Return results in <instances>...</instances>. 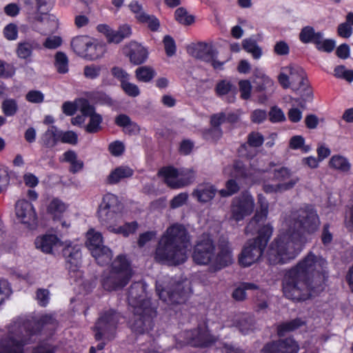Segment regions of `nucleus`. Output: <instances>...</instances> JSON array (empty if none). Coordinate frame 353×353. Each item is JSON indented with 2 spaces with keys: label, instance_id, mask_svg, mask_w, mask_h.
Listing matches in <instances>:
<instances>
[{
  "label": "nucleus",
  "instance_id": "f257e3e1",
  "mask_svg": "<svg viewBox=\"0 0 353 353\" xmlns=\"http://www.w3.org/2000/svg\"><path fill=\"white\" fill-rule=\"evenodd\" d=\"M320 225L316 212L312 208L293 212L282 224L279 234L270 244L268 258L270 263H285L296 258L303 249L305 233L316 232Z\"/></svg>",
  "mask_w": 353,
  "mask_h": 353
},
{
  "label": "nucleus",
  "instance_id": "f03ea898",
  "mask_svg": "<svg viewBox=\"0 0 353 353\" xmlns=\"http://www.w3.org/2000/svg\"><path fill=\"white\" fill-rule=\"evenodd\" d=\"M57 325L52 315L45 314L35 324V328L30 329V324L21 319L12 321L8 327L6 336L0 340V353H23L24 345L33 341L32 339L41 330H52ZM32 353H54V346L41 343L34 347Z\"/></svg>",
  "mask_w": 353,
  "mask_h": 353
},
{
  "label": "nucleus",
  "instance_id": "7ed1b4c3",
  "mask_svg": "<svg viewBox=\"0 0 353 353\" xmlns=\"http://www.w3.org/2000/svg\"><path fill=\"white\" fill-rule=\"evenodd\" d=\"M257 198L259 209L248 223L246 232H252L254 230H256L258 236L248 241L243 246L239 257V262L243 267L250 266L259 261L273 232V228L270 224L261 225L259 223L268 216L269 203L262 194H259Z\"/></svg>",
  "mask_w": 353,
  "mask_h": 353
},
{
  "label": "nucleus",
  "instance_id": "20e7f679",
  "mask_svg": "<svg viewBox=\"0 0 353 353\" xmlns=\"http://www.w3.org/2000/svg\"><path fill=\"white\" fill-rule=\"evenodd\" d=\"M189 248L190 239L186 230L182 225L174 224L161 237L154 258L168 265H179L187 260Z\"/></svg>",
  "mask_w": 353,
  "mask_h": 353
},
{
  "label": "nucleus",
  "instance_id": "39448f33",
  "mask_svg": "<svg viewBox=\"0 0 353 353\" xmlns=\"http://www.w3.org/2000/svg\"><path fill=\"white\" fill-rule=\"evenodd\" d=\"M273 165L270 163L265 165L262 161L255 164L253 162L251 164V170L247 171L244 165L241 161H236L232 166L228 165L224 168L223 172L225 175L231 176L233 178L228 180L225 183V188L219 190V194L223 197L230 196L238 192L241 185L238 181L241 179L245 180L246 183L254 184L259 183L261 181V176L262 174L270 172Z\"/></svg>",
  "mask_w": 353,
  "mask_h": 353
},
{
  "label": "nucleus",
  "instance_id": "423d86ee",
  "mask_svg": "<svg viewBox=\"0 0 353 353\" xmlns=\"http://www.w3.org/2000/svg\"><path fill=\"white\" fill-rule=\"evenodd\" d=\"M145 288L141 283L131 285L128 292L129 304L134 308L137 316L132 330L139 333L148 332L152 328L154 311L150 307V301L145 299Z\"/></svg>",
  "mask_w": 353,
  "mask_h": 353
},
{
  "label": "nucleus",
  "instance_id": "0eeeda50",
  "mask_svg": "<svg viewBox=\"0 0 353 353\" xmlns=\"http://www.w3.org/2000/svg\"><path fill=\"white\" fill-rule=\"evenodd\" d=\"M321 290L314 288L297 269H290L285 274L283 281V292L289 299L295 301H305L319 293Z\"/></svg>",
  "mask_w": 353,
  "mask_h": 353
},
{
  "label": "nucleus",
  "instance_id": "6e6552de",
  "mask_svg": "<svg viewBox=\"0 0 353 353\" xmlns=\"http://www.w3.org/2000/svg\"><path fill=\"white\" fill-rule=\"evenodd\" d=\"M134 274L131 262L125 255H119L112 261L110 270L102 279L103 288L116 290L126 285Z\"/></svg>",
  "mask_w": 353,
  "mask_h": 353
},
{
  "label": "nucleus",
  "instance_id": "1a4fd4ad",
  "mask_svg": "<svg viewBox=\"0 0 353 353\" xmlns=\"http://www.w3.org/2000/svg\"><path fill=\"white\" fill-rule=\"evenodd\" d=\"M292 269H297L307 281L314 284V288L323 290L327 277V261L323 257L310 252Z\"/></svg>",
  "mask_w": 353,
  "mask_h": 353
},
{
  "label": "nucleus",
  "instance_id": "9d476101",
  "mask_svg": "<svg viewBox=\"0 0 353 353\" xmlns=\"http://www.w3.org/2000/svg\"><path fill=\"white\" fill-rule=\"evenodd\" d=\"M156 288L159 299L168 305L184 303L191 292L190 282L187 280L169 283L158 281Z\"/></svg>",
  "mask_w": 353,
  "mask_h": 353
},
{
  "label": "nucleus",
  "instance_id": "9b49d317",
  "mask_svg": "<svg viewBox=\"0 0 353 353\" xmlns=\"http://www.w3.org/2000/svg\"><path fill=\"white\" fill-rule=\"evenodd\" d=\"M98 217L101 223L110 232L115 226L123 223L121 206L114 194L104 195L99 207Z\"/></svg>",
  "mask_w": 353,
  "mask_h": 353
},
{
  "label": "nucleus",
  "instance_id": "f8f14e48",
  "mask_svg": "<svg viewBox=\"0 0 353 353\" xmlns=\"http://www.w3.org/2000/svg\"><path fill=\"white\" fill-rule=\"evenodd\" d=\"M278 81L285 89L291 88L294 92L305 91L307 97L311 96L305 72L299 67L288 65L281 68Z\"/></svg>",
  "mask_w": 353,
  "mask_h": 353
},
{
  "label": "nucleus",
  "instance_id": "ddd939ff",
  "mask_svg": "<svg viewBox=\"0 0 353 353\" xmlns=\"http://www.w3.org/2000/svg\"><path fill=\"white\" fill-rule=\"evenodd\" d=\"M159 174L163 176L166 184L172 188L185 187L194 180V173L192 169L177 170L168 167L163 168Z\"/></svg>",
  "mask_w": 353,
  "mask_h": 353
},
{
  "label": "nucleus",
  "instance_id": "4468645a",
  "mask_svg": "<svg viewBox=\"0 0 353 353\" xmlns=\"http://www.w3.org/2000/svg\"><path fill=\"white\" fill-rule=\"evenodd\" d=\"M15 216L17 221L24 228L34 230L38 225V214L34 205L26 199H21L15 204Z\"/></svg>",
  "mask_w": 353,
  "mask_h": 353
},
{
  "label": "nucleus",
  "instance_id": "2eb2a0df",
  "mask_svg": "<svg viewBox=\"0 0 353 353\" xmlns=\"http://www.w3.org/2000/svg\"><path fill=\"white\" fill-rule=\"evenodd\" d=\"M254 207V199L250 192H243L232 200L230 219L235 221H242L253 212Z\"/></svg>",
  "mask_w": 353,
  "mask_h": 353
},
{
  "label": "nucleus",
  "instance_id": "dca6fc26",
  "mask_svg": "<svg viewBox=\"0 0 353 353\" xmlns=\"http://www.w3.org/2000/svg\"><path fill=\"white\" fill-rule=\"evenodd\" d=\"M214 257V245L208 235L203 236L194 246L192 259L199 265H210Z\"/></svg>",
  "mask_w": 353,
  "mask_h": 353
},
{
  "label": "nucleus",
  "instance_id": "f3484780",
  "mask_svg": "<svg viewBox=\"0 0 353 353\" xmlns=\"http://www.w3.org/2000/svg\"><path fill=\"white\" fill-rule=\"evenodd\" d=\"M120 319V315L113 310L103 314L94 326L95 339L97 340H100L103 337L110 339Z\"/></svg>",
  "mask_w": 353,
  "mask_h": 353
},
{
  "label": "nucleus",
  "instance_id": "a211bd4d",
  "mask_svg": "<svg viewBox=\"0 0 353 353\" xmlns=\"http://www.w3.org/2000/svg\"><path fill=\"white\" fill-rule=\"evenodd\" d=\"M28 19L42 33H52L59 28V21L57 17L48 12L39 14L32 10L28 12Z\"/></svg>",
  "mask_w": 353,
  "mask_h": 353
},
{
  "label": "nucleus",
  "instance_id": "6ab92c4d",
  "mask_svg": "<svg viewBox=\"0 0 353 353\" xmlns=\"http://www.w3.org/2000/svg\"><path fill=\"white\" fill-rule=\"evenodd\" d=\"M97 30L105 37L108 43H119L132 34V28L128 24H123L114 30L108 25L101 23L97 26Z\"/></svg>",
  "mask_w": 353,
  "mask_h": 353
},
{
  "label": "nucleus",
  "instance_id": "aec40b11",
  "mask_svg": "<svg viewBox=\"0 0 353 353\" xmlns=\"http://www.w3.org/2000/svg\"><path fill=\"white\" fill-rule=\"evenodd\" d=\"M81 112L89 118L88 124L85 129L89 133H96L101 130V124L103 121L102 116L96 112L93 105H90L88 101H80L79 102Z\"/></svg>",
  "mask_w": 353,
  "mask_h": 353
},
{
  "label": "nucleus",
  "instance_id": "412c9836",
  "mask_svg": "<svg viewBox=\"0 0 353 353\" xmlns=\"http://www.w3.org/2000/svg\"><path fill=\"white\" fill-rule=\"evenodd\" d=\"M194 57L210 63L214 68H220L223 63L216 59V52L210 44L199 43L196 44L192 52Z\"/></svg>",
  "mask_w": 353,
  "mask_h": 353
},
{
  "label": "nucleus",
  "instance_id": "4be33fe9",
  "mask_svg": "<svg viewBox=\"0 0 353 353\" xmlns=\"http://www.w3.org/2000/svg\"><path fill=\"white\" fill-rule=\"evenodd\" d=\"M184 335L186 339L185 343L197 347L208 346L216 340L205 326L194 331H188L184 333Z\"/></svg>",
  "mask_w": 353,
  "mask_h": 353
},
{
  "label": "nucleus",
  "instance_id": "5701e85b",
  "mask_svg": "<svg viewBox=\"0 0 353 353\" xmlns=\"http://www.w3.org/2000/svg\"><path fill=\"white\" fill-rule=\"evenodd\" d=\"M299 345L292 339L278 341L267 344L261 353H297Z\"/></svg>",
  "mask_w": 353,
  "mask_h": 353
},
{
  "label": "nucleus",
  "instance_id": "b1692460",
  "mask_svg": "<svg viewBox=\"0 0 353 353\" xmlns=\"http://www.w3.org/2000/svg\"><path fill=\"white\" fill-rule=\"evenodd\" d=\"M123 53L128 56L130 61L134 65L143 63L148 59L147 49L136 41H130L123 48Z\"/></svg>",
  "mask_w": 353,
  "mask_h": 353
},
{
  "label": "nucleus",
  "instance_id": "393cba45",
  "mask_svg": "<svg viewBox=\"0 0 353 353\" xmlns=\"http://www.w3.org/2000/svg\"><path fill=\"white\" fill-rule=\"evenodd\" d=\"M34 243L37 249L45 253H52L63 246V243L53 234L38 236Z\"/></svg>",
  "mask_w": 353,
  "mask_h": 353
},
{
  "label": "nucleus",
  "instance_id": "a878e982",
  "mask_svg": "<svg viewBox=\"0 0 353 353\" xmlns=\"http://www.w3.org/2000/svg\"><path fill=\"white\" fill-rule=\"evenodd\" d=\"M63 254L66 260L70 270L75 272L81 264V253L80 247L77 245H64Z\"/></svg>",
  "mask_w": 353,
  "mask_h": 353
},
{
  "label": "nucleus",
  "instance_id": "bb28decb",
  "mask_svg": "<svg viewBox=\"0 0 353 353\" xmlns=\"http://www.w3.org/2000/svg\"><path fill=\"white\" fill-rule=\"evenodd\" d=\"M233 263V256L231 248L227 245L222 247L217 255L214 254L212 263V270H219Z\"/></svg>",
  "mask_w": 353,
  "mask_h": 353
},
{
  "label": "nucleus",
  "instance_id": "cd10ccee",
  "mask_svg": "<svg viewBox=\"0 0 353 353\" xmlns=\"http://www.w3.org/2000/svg\"><path fill=\"white\" fill-rule=\"evenodd\" d=\"M216 189L210 183H201L196 186L192 192V196L201 203H207L215 196Z\"/></svg>",
  "mask_w": 353,
  "mask_h": 353
},
{
  "label": "nucleus",
  "instance_id": "c85d7f7f",
  "mask_svg": "<svg viewBox=\"0 0 353 353\" xmlns=\"http://www.w3.org/2000/svg\"><path fill=\"white\" fill-rule=\"evenodd\" d=\"M134 174V170L127 165H121L113 169L107 178L110 184H117L121 181L130 178Z\"/></svg>",
  "mask_w": 353,
  "mask_h": 353
},
{
  "label": "nucleus",
  "instance_id": "c756f323",
  "mask_svg": "<svg viewBox=\"0 0 353 353\" xmlns=\"http://www.w3.org/2000/svg\"><path fill=\"white\" fill-rule=\"evenodd\" d=\"M274 179L279 181V184H286L291 181H294L292 185V189L299 181V176L293 174L292 171L285 167H280L273 170Z\"/></svg>",
  "mask_w": 353,
  "mask_h": 353
},
{
  "label": "nucleus",
  "instance_id": "7c9ffc66",
  "mask_svg": "<svg viewBox=\"0 0 353 353\" xmlns=\"http://www.w3.org/2000/svg\"><path fill=\"white\" fill-rule=\"evenodd\" d=\"M253 83L255 90L259 92L271 90L274 84V81L260 70H255Z\"/></svg>",
  "mask_w": 353,
  "mask_h": 353
},
{
  "label": "nucleus",
  "instance_id": "2f4dec72",
  "mask_svg": "<svg viewBox=\"0 0 353 353\" xmlns=\"http://www.w3.org/2000/svg\"><path fill=\"white\" fill-rule=\"evenodd\" d=\"M83 57L95 60L103 56L106 51L105 44L90 39Z\"/></svg>",
  "mask_w": 353,
  "mask_h": 353
},
{
  "label": "nucleus",
  "instance_id": "473e14b6",
  "mask_svg": "<svg viewBox=\"0 0 353 353\" xmlns=\"http://www.w3.org/2000/svg\"><path fill=\"white\" fill-rule=\"evenodd\" d=\"M60 130L51 125L41 137L42 144L49 148L54 147L60 141Z\"/></svg>",
  "mask_w": 353,
  "mask_h": 353
},
{
  "label": "nucleus",
  "instance_id": "72a5a7b5",
  "mask_svg": "<svg viewBox=\"0 0 353 353\" xmlns=\"http://www.w3.org/2000/svg\"><path fill=\"white\" fill-rule=\"evenodd\" d=\"M214 90L216 95L221 97L229 94H232L233 96L231 97L230 101H233L235 98L236 87L229 80L223 79L219 81L215 85Z\"/></svg>",
  "mask_w": 353,
  "mask_h": 353
},
{
  "label": "nucleus",
  "instance_id": "f704fd0d",
  "mask_svg": "<svg viewBox=\"0 0 353 353\" xmlns=\"http://www.w3.org/2000/svg\"><path fill=\"white\" fill-rule=\"evenodd\" d=\"M85 244L91 252L99 248L103 245L101 234L92 228L90 229L86 233Z\"/></svg>",
  "mask_w": 353,
  "mask_h": 353
},
{
  "label": "nucleus",
  "instance_id": "c9c22d12",
  "mask_svg": "<svg viewBox=\"0 0 353 353\" xmlns=\"http://www.w3.org/2000/svg\"><path fill=\"white\" fill-rule=\"evenodd\" d=\"M329 166L341 172H348L351 169L349 160L341 155H334L329 161Z\"/></svg>",
  "mask_w": 353,
  "mask_h": 353
},
{
  "label": "nucleus",
  "instance_id": "e433bc0d",
  "mask_svg": "<svg viewBox=\"0 0 353 353\" xmlns=\"http://www.w3.org/2000/svg\"><path fill=\"white\" fill-rule=\"evenodd\" d=\"M61 161L70 163V171L72 173L78 172L83 168V162L77 158V154L72 150L64 152Z\"/></svg>",
  "mask_w": 353,
  "mask_h": 353
},
{
  "label": "nucleus",
  "instance_id": "4c0bfd02",
  "mask_svg": "<svg viewBox=\"0 0 353 353\" xmlns=\"http://www.w3.org/2000/svg\"><path fill=\"white\" fill-rule=\"evenodd\" d=\"M134 74L137 81L143 83H149L154 78L157 72L152 67L143 65L137 68Z\"/></svg>",
  "mask_w": 353,
  "mask_h": 353
},
{
  "label": "nucleus",
  "instance_id": "58836bf2",
  "mask_svg": "<svg viewBox=\"0 0 353 353\" xmlns=\"http://www.w3.org/2000/svg\"><path fill=\"white\" fill-rule=\"evenodd\" d=\"M67 205L58 199H52L47 207L48 212L53 219H59L66 210Z\"/></svg>",
  "mask_w": 353,
  "mask_h": 353
},
{
  "label": "nucleus",
  "instance_id": "ea45409f",
  "mask_svg": "<svg viewBox=\"0 0 353 353\" xmlns=\"http://www.w3.org/2000/svg\"><path fill=\"white\" fill-rule=\"evenodd\" d=\"M90 40L87 36L76 37L71 41L72 48L77 54L84 57Z\"/></svg>",
  "mask_w": 353,
  "mask_h": 353
},
{
  "label": "nucleus",
  "instance_id": "a19ab883",
  "mask_svg": "<svg viewBox=\"0 0 353 353\" xmlns=\"http://www.w3.org/2000/svg\"><path fill=\"white\" fill-rule=\"evenodd\" d=\"M91 254L100 265H105L109 263L112 256V251L104 245L94 250Z\"/></svg>",
  "mask_w": 353,
  "mask_h": 353
},
{
  "label": "nucleus",
  "instance_id": "79ce46f5",
  "mask_svg": "<svg viewBox=\"0 0 353 353\" xmlns=\"http://www.w3.org/2000/svg\"><path fill=\"white\" fill-rule=\"evenodd\" d=\"M243 48L248 52L251 54L255 59H259L263 54L261 48L256 43V41L252 39H245L242 41Z\"/></svg>",
  "mask_w": 353,
  "mask_h": 353
},
{
  "label": "nucleus",
  "instance_id": "37998d69",
  "mask_svg": "<svg viewBox=\"0 0 353 353\" xmlns=\"http://www.w3.org/2000/svg\"><path fill=\"white\" fill-rule=\"evenodd\" d=\"M321 33V32H315L312 26H307L302 28L299 34V39L304 43L312 42L314 44Z\"/></svg>",
  "mask_w": 353,
  "mask_h": 353
},
{
  "label": "nucleus",
  "instance_id": "c03bdc74",
  "mask_svg": "<svg viewBox=\"0 0 353 353\" xmlns=\"http://www.w3.org/2000/svg\"><path fill=\"white\" fill-rule=\"evenodd\" d=\"M305 321L300 318L285 322L279 326L278 334L281 336L284 335L286 332H292L301 327L305 325Z\"/></svg>",
  "mask_w": 353,
  "mask_h": 353
},
{
  "label": "nucleus",
  "instance_id": "a18cd8bd",
  "mask_svg": "<svg viewBox=\"0 0 353 353\" xmlns=\"http://www.w3.org/2000/svg\"><path fill=\"white\" fill-rule=\"evenodd\" d=\"M68 58L63 52H57L54 55V66L57 71L61 74L68 72Z\"/></svg>",
  "mask_w": 353,
  "mask_h": 353
},
{
  "label": "nucleus",
  "instance_id": "49530a36",
  "mask_svg": "<svg viewBox=\"0 0 353 353\" xmlns=\"http://www.w3.org/2000/svg\"><path fill=\"white\" fill-rule=\"evenodd\" d=\"M289 147L292 150H301L303 153H307L311 150V147L305 144V139L301 135L291 137L289 141Z\"/></svg>",
  "mask_w": 353,
  "mask_h": 353
},
{
  "label": "nucleus",
  "instance_id": "de8ad7c7",
  "mask_svg": "<svg viewBox=\"0 0 353 353\" xmlns=\"http://www.w3.org/2000/svg\"><path fill=\"white\" fill-rule=\"evenodd\" d=\"M294 181H291L286 184H270V183H264L263 185V191L267 194H276L283 192L285 191H288L292 189V185Z\"/></svg>",
  "mask_w": 353,
  "mask_h": 353
},
{
  "label": "nucleus",
  "instance_id": "09e8293b",
  "mask_svg": "<svg viewBox=\"0 0 353 353\" xmlns=\"http://www.w3.org/2000/svg\"><path fill=\"white\" fill-rule=\"evenodd\" d=\"M316 48L323 52H331L336 46V42L332 39H324L323 34L321 33L320 37L314 43Z\"/></svg>",
  "mask_w": 353,
  "mask_h": 353
},
{
  "label": "nucleus",
  "instance_id": "8fccbe9b",
  "mask_svg": "<svg viewBox=\"0 0 353 353\" xmlns=\"http://www.w3.org/2000/svg\"><path fill=\"white\" fill-rule=\"evenodd\" d=\"M246 290H259V288L254 283H245L233 292V298L237 301L244 300L246 297Z\"/></svg>",
  "mask_w": 353,
  "mask_h": 353
},
{
  "label": "nucleus",
  "instance_id": "3c124183",
  "mask_svg": "<svg viewBox=\"0 0 353 353\" xmlns=\"http://www.w3.org/2000/svg\"><path fill=\"white\" fill-rule=\"evenodd\" d=\"M115 123L117 125L123 127L126 130L137 132L139 130L138 125L132 122L130 117L125 114H119L115 118Z\"/></svg>",
  "mask_w": 353,
  "mask_h": 353
},
{
  "label": "nucleus",
  "instance_id": "603ef678",
  "mask_svg": "<svg viewBox=\"0 0 353 353\" xmlns=\"http://www.w3.org/2000/svg\"><path fill=\"white\" fill-rule=\"evenodd\" d=\"M137 228L136 222L126 223L123 225L119 224L115 226L111 232L115 234H120L124 236H128L130 234L134 233Z\"/></svg>",
  "mask_w": 353,
  "mask_h": 353
},
{
  "label": "nucleus",
  "instance_id": "864d4df0",
  "mask_svg": "<svg viewBox=\"0 0 353 353\" xmlns=\"http://www.w3.org/2000/svg\"><path fill=\"white\" fill-rule=\"evenodd\" d=\"M33 43L32 41H23L18 43L17 54L20 59H28L32 53Z\"/></svg>",
  "mask_w": 353,
  "mask_h": 353
},
{
  "label": "nucleus",
  "instance_id": "5fc2aeb1",
  "mask_svg": "<svg viewBox=\"0 0 353 353\" xmlns=\"http://www.w3.org/2000/svg\"><path fill=\"white\" fill-rule=\"evenodd\" d=\"M175 19L180 23L185 26L192 24L194 21V17L189 14L186 10L183 8H179L176 10Z\"/></svg>",
  "mask_w": 353,
  "mask_h": 353
},
{
  "label": "nucleus",
  "instance_id": "6e6d98bb",
  "mask_svg": "<svg viewBox=\"0 0 353 353\" xmlns=\"http://www.w3.org/2000/svg\"><path fill=\"white\" fill-rule=\"evenodd\" d=\"M103 68V66L100 65L90 64L85 66L83 74L85 77L90 79H94L98 78Z\"/></svg>",
  "mask_w": 353,
  "mask_h": 353
},
{
  "label": "nucleus",
  "instance_id": "4d7b16f0",
  "mask_svg": "<svg viewBox=\"0 0 353 353\" xmlns=\"http://www.w3.org/2000/svg\"><path fill=\"white\" fill-rule=\"evenodd\" d=\"M121 88L124 93L130 97H137L141 92L138 85L131 83L130 80L123 82V83L121 85Z\"/></svg>",
  "mask_w": 353,
  "mask_h": 353
},
{
  "label": "nucleus",
  "instance_id": "13d9d810",
  "mask_svg": "<svg viewBox=\"0 0 353 353\" xmlns=\"http://www.w3.org/2000/svg\"><path fill=\"white\" fill-rule=\"evenodd\" d=\"M36 1V7H31L29 11L32 10H35L37 12L41 14L42 12H48L50 9L52 7V5L54 2V0H34Z\"/></svg>",
  "mask_w": 353,
  "mask_h": 353
},
{
  "label": "nucleus",
  "instance_id": "bf43d9fd",
  "mask_svg": "<svg viewBox=\"0 0 353 353\" xmlns=\"http://www.w3.org/2000/svg\"><path fill=\"white\" fill-rule=\"evenodd\" d=\"M128 7L131 12L134 14L135 18L139 22L145 19V15L147 14L144 12L142 6L137 1H132L130 2Z\"/></svg>",
  "mask_w": 353,
  "mask_h": 353
},
{
  "label": "nucleus",
  "instance_id": "052dcab7",
  "mask_svg": "<svg viewBox=\"0 0 353 353\" xmlns=\"http://www.w3.org/2000/svg\"><path fill=\"white\" fill-rule=\"evenodd\" d=\"M269 119L272 123H279L285 121L286 117L281 108L274 106L269 112Z\"/></svg>",
  "mask_w": 353,
  "mask_h": 353
},
{
  "label": "nucleus",
  "instance_id": "680f3d73",
  "mask_svg": "<svg viewBox=\"0 0 353 353\" xmlns=\"http://www.w3.org/2000/svg\"><path fill=\"white\" fill-rule=\"evenodd\" d=\"M60 141L64 143L76 145L78 143V135L72 130L63 132L60 130Z\"/></svg>",
  "mask_w": 353,
  "mask_h": 353
},
{
  "label": "nucleus",
  "instance_id": "e2e57ef3",
  "mask_svg": "<svg viewBox=\"0 0 353 353\" xmlns=\"http://www.w3.org/2000/svg\"><path fill=\"white\" fill-rule=\"evenodd\" d=\"M2 110L6 116H13L18 110V105L14 99H6L2 103Z\"/></svg>",
  "mask_w": 353,
  "mask_h": 353
},
{
  "label": "nucleus",
  "instance_id": "0e129e2a",
  "mask_svg": "<svg viewBox=\"0 0 353 353\" xmlns=\"http://www.w3.org/2000/svg\"><path fill=\"white\" fill-rule=\"evenodd\" d=\"M10 183V175L7 167L0 165V193L8 188Z\"/></svg>",
  "mask_w": 353,
  "mask_h": 353
},
{
  "label": "nucleus",
  "instance_id": "69168bd1",
  "mask_svg": "<svg viewBox=\"0 0 353 353\" xmlns=\"http://www.w3.org/2000/svg\"><path fill=\"white\" fill-rule=\"evenodd\" d=\"M62 41V38L59 36H50L45 39L43 46L47 49L54 50L61 46Z\"/></svg>",
  "mask_w": 353,
  "mask_h": 353
},
{
  "label": "nucleus",
  "instance_id": "338daca9",
  "mask_svg": "<svg viewBox=\"0 0 353 353\" xmlns=\"http://www.w3.org/2000/svg\"><path fill=\"white\" fill-rule=\"evenodd\" d=\"M239 91L243 99H248L251 96L252 86L248 80H241L239 82Z\"/></svg>",
  "mask_w": 353,
  "mask_h": 353
},
{
  "label": "nucleus",
  "instance_id": "774afa93",
  "mask_svg": "<svg viewBox=\"0 0 353 353\" xmlns=\"http://www.w3.org/2000/svg\"><path fill=\"white\" fill-rule=\"evenodd\" d=\"M188 194L186 192H181L175 196L170 203V208L172 209L183 206L187 202Z\"/></svg>",
  "mask_w": 353,
  "mask_h": 353
}]
</instances>
